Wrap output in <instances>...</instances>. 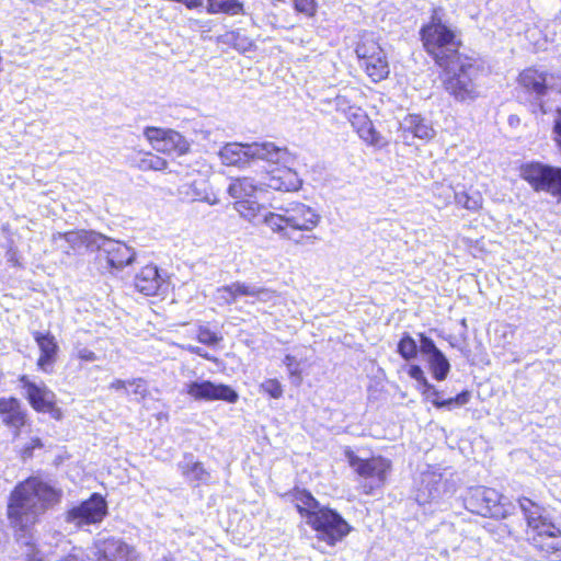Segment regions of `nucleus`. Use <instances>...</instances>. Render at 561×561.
Here are the masks:
<instances>
[{"label":"nucleus","mask_w":561,"mask_h":561,"mask_svg":"<svg viewBox=\"0 0 561 561\" xmlns=\"http://www.w3.org/2000/svg\"><path fill=\"white\" fill-rule=\"evenodd\" d=\"M302 181L289 164L280 165L266 172L256 183L252 178H238L230 182L227 192L236 199V210L247 220L254 224L262 221V214L267 210L263 205L252 199L259 191L274 190L282 192H296L301 187Z\"/></svg>","instance_id":"1"},{"label":"nucleus","mask_w":561,"mask_h":561,"mask_svg":"<svg viewBox=\"0 0 561 561\" xmlns=\"http://www.w3.org/2000/svg\"><path fill=\"white\" fill-rule=\"evenodd\" d=\"M59 492L38 478L20 483L11 494L8 515L12 525L26 531L50 506L58 503Z\"/></svg>","instance_id":"2"},{"label":"nucleus","mask_w":561,"mask_h":561,"mask_svg":"<svg viewBox=\"0 0 561 561\" xmlns=\"http://www.w3.org/2000/svg\"><path fill=\"white\" fill-rule=\"evenodd\" d=\"M516 96L528 105L534 114H548L561 101V72L541 67L524 69L517 79Z\"/></svg>","instance_id":"3"},{"label":"nucleus","mask_w":561,"mask_h":561,"mask_svg":"<svg viewBox=\"0 0 561 561\" xmlns=\"http://www.w3.org/2000/svg\"><path fill=\"white\" fill-rule=\"evenodd\" d=\"M291 501L297 511L314 531L316 537L329 546L342 541L352 530V526L336 511L321 505L306 490H295Z\"/></svg>","instance_id":"4"},{"label":"nucleus","mask_w":561,"mask_h":561,"mask_svg":"<svg viewBox=\"0 0 561 561\" xmlns=\"http://www.w3.org/2000/svg\"><path fill=\"white\" fill-rule=\"evenodd\" d=\"M276 211L264 210L262 221L273 232L301 244L304 240L313 244L316 236H300L298 231H312L320 222V215L310 206L300 202H290L274 207Z\"/></svg>","instance_id":"5"},{"label":"nucleus","mask_w":561,"mask_h":561,"mask_svg":"<svg viewBox=\"0 0 561 561\" xmlns=\"http://www.w3.org/2000/svg\"><path fill=\"white\" fill-rule=\"evenodd\" d=\"M224 164L248 169L255 161L270 164L286 165L294 162V157L286 147L277 146L273 141L228 142L219 150Z\"/></svg>","instance_id":"6"},{"label":"nucleus","mask_w":561,"mask_h":561,"mask_svg":"<svg viewBox=\"0 0 561 561\" xmlns=\"http://www.w3.org/2000/svg\"><path fill=\"white\" fill-rule=\"evenodd\" d=\"M444 12L440 8H435L430 16V21L420 30L421 41L428 55L435 62L447 65V62L459 55L455 31L444 20Z\"/></svg>","instance_id":"7"},{"label":"nucleus","mask_w":561,"mask_h":561,"mask_svg":"<svg viewBox=\"0 0 561 561\" xmlns=\"http://www.w3.org/2000/svg\"><path fill=\"white\" fill-rule=\"evenodd\" d=\"M518 505L531 531L533 546L547 554L561 550V530L543 514L545 510L528 497L518 499Z\"/></svg>","instance_id":"8"},{"label":"nucleus","mask_w":561,"mask_h":561,"mask_svg":"<svg viewBox=\"0 0 561 561\" xmlns=\"http://www.w3.org/2000/svg\"><path fill=\"white\" fill-rule=\"evenodd\" d=\"M439 67L445 71L444 87L456 100L467 101L478 96L476 80L480 68L473 59L459 54Z\"/></svg>","instance_id":"9"},{"label":"nucleus","mask_w":561,"mask_h":561,"mask_svg":"<svg viewBox=\"0 0 561 561\" xmlns=\"http://www.w3.org/2000/svg\"><path fill=\"white\" fill-rule=\"evenodd\" d=\"M350 466L364 480L363 489L366 494L381 488L390 471L391 463L382 457L362 459L354 454L348 455Z\"/></svg>","instance_id":"10"},{"label":"nucleus","mask_w":561,"mask_h":561,"mask_svg":"<svg viewBox=\"0 0 561 561\" xmlns=\"http://www.w3.org/2000/svg\"><path fill=\"white\" fill-rule=\"evenodd\" d=\"M520 176L527 181L535 191L547 192L552 196L561 198V168L531 162L520 168Z\"/></svg>","instance_id":"11"},{"label":"nucleus","mask_w":561,"mask_h":561,"mask_svg":"<svg viewBox=\"0 0 561 561\" xmlns=\"http://www.w3.org/2000/svg\"><path fill=\"white\" fill-rule=\"evenodd\" d=\"M107 514V504L102 495L93 493L89 500L67 512L66 520L77 527L96 524Z\"/></svg>","instance_id":"12"},{"label":"nucleus","mask_w":561,"mask_h":561,"mask_svg":"<svg viewBox=\"0 0 561 561\" xmlns=\"http://www.w3.org/2000/svg\"><path fill=\"white\" fill-rule=\"evenodd\" d=\"M144 135L157 151L182 156L190 150V142L173 129L147 127Z\"/></svg>","instance_id":"13"},{"label":"nucleus","mask_w":561,"mask_h":561,"mask_svg":"<svg viewBox=\"0 0 561 561\" xmlns=\"http://www.w3.org/2000/svg\"><path fill=\"white\" fill-rule=\"evenodd\" d=\"M184 391L196 401H226L234 403L239 394L230 386L214 383L209 380L191 381L184 385Z\"/></svg>","instance_id":"14"},{"label":"nucleus","mask_w":561,"mask_h":561,"mask_svg":"<svg viewBox=\"0 0 561 561\" xmlns=\"http://www.w3.org/2000/svg\"><path fill=\"white\" fill-rule=\"evenodd\" d=\"M501 494L491 488L476 486L465 497L466 507L481 516H494L499 512Z\"/></svg>","instance_id":"15"},{"label":"nucleus","mask_w":561,"mask_h":561,"mask_svg":"<svg viewBox=\"0 0 561 561\" xmlns=\"http://www.w3.org/2000/svg\"><path fill=\"white\" fill-rule=\"evenodd\" d=\"M54 240H62L67 243L65 253L83 254L84 252H95L100 248L102 233L93 230H76L68 232H58L54 234Z\"/></svg>","instance_id":"16"},{"label":"nucleus","mask_w":561,"mask_h":561,"mask_svg":"<svg viewBox=\"0 0 561 561\" xmlns=\"http://www.w3.org/2000/svg\"><path fill=\"white\" fill-rule=\"evenodd\" d=\"M98 251L102 252L105 256L107 265L121 271L130 265L136 257V251L122 241L113 240L102 234L100 248Z\"/></svg>","instance_id":"17"},{"label":"nucleus","mask_w":561,"mask_h":561,"mask_svg":"<svg viewBox=\"0 0 561 561\" xmlns=\"http://www.w3.org/2000/svg\"><path fill=\"white\" fill-rule=\"evenodd\" d=\"M419 347L421 354L424 356L425 360L428 364L433 377L438 381L445 380L450 370V364L447 357L443 354L440 350L437 348L434 341L424 334H420Z\"/></svg>","instance_id":"18"},{"label":"nucleus","mask_w":561,"mask_h":561,"mask_svg":"<svg viewBox=\"0 0 561 561\" xmlns=\"http://www.w3.org/2000/svg\"><path fill=\"white\" fill-rule=\"evenodd\" d=\"M20 381L26 391L28 402L34 410L37 412H46L47 409L51 408L56 396L45 383H35L25 375L21 376Z\"/></svg>","instance_id":"19"},{"label":"nucleus","mask_w":561,"mask_h":561,"mask_svg":"<svg viewBox=\"0 0 561 561\" xmlns=\"http://www.w3.org/2000/svg\"><path fill=\"white\" fill-rule=\"evenodd\" d=\"M163 284V278L159 274L158 267L153 264L144 266L134 279L135 288L146 295L153 296Z\"/></svg>","instance_id":"20"},{"label":"nucleus","mask_w":561,"mask_h":561,"mask_svg":"<svg viewBox=\"0 0 561 561\" xmlns=\"http://www.w3.org/2000/svg\"><path fill=\"white\" fill-rule=\"evenodd\" d=\"M0 417L2 422L14 430V435H19L20 428L25 424V413L22 411L20 402L14 399H0Z\"/></svg>","instance_id":"21"},{"label":"nucleus","mask_w":561,"mask_h":561,"mask_svg":"<svg viewBox=\"0 0 561 561\" xmlns=\"http://www.w3.org/2000/svg\"><path fill=\"white\" fill-rule=\"evenodd\" d=\"M420 389L424 399L431 401L432 404L438 409L446 408L451 410L455 407H462L467 404L471 398L470 392L465 390L454 398L440 399V392L430 382Z\"/></svg>","instance_id":"22"},{"label":"nucleus","mask_w":561,"mask_h":561,"mask_svg":"<svg viewBox=\"0 0 561 561\" xmlns=\"http://www.w3.org/2000/svg\"><path fill=\"white\" fill-rule=\"evenodd\" d=\"M178 468L187 481L196 485L208 483L210 480V473L202 462L195 460L193 454H185L183 459L179 461Z\"/></svg>","instance_id":"23"},{"label":"nucleus","mask_w":561,"mask_h":561,"mask_svg":"<svg viewBox=\"0 0 561 561\" xmlns=\"http://www.w3.org/2000/svg\"><path fill=\"white\" fill-rule=\"evenodd\" d=\"M34 339L41 350L37 366L42 370L48 371V367L54 364L58 351L55 337L50 333L35 332Z\"/></svg>","instance_id":"24"},{"label":"nucleus","mask_w":561,"mask_h":561,"mask_svg":"<svg viewBox=\"0 0 561 561\" xmlns=\"http://www.w3.org/2000/svg\"><path fill=\"white\" fill-rule=\"evenodd\" d=\"M355 53L359 59V64L375 56H382V54H385L383 49L379 45L377 37L371 32H364L359 36Z\"/></svg>","instance_id":"25"},{"label":"nucleus","mask_w":561,"mask_h":561,"mask_svg":"<svg viewBox=\"0 0 561 561\" xmlns=\"http://www.w3.org/2000/svg\"><path fill=\"white\" fill-rule=\"evenodd\" d=\"M373 82L377 83L388 78L390 73L389 62L386 53L382 56H375L359 64Z\"/></svg>","instance_id":"26"},{"label":"nucleus","mask_w":561,"mask_h":561,"mask_svg":"<svg viewBox=\"0 0 561 561\" xmlns=\"http://www.w3.org/2000/svg\"><path fill=\"white\" fill-rule=\"evenodd\" d=\"M242 296L247 297V283L242 282H233L216 290V298L220 305H232Z\"/></svg>","instance_id":"27"},{"label":"nucleus","mask_w":561,"mask_h":561,"mask_svg":"<svg viewBox=\"0 0 561 561\" xmlns=\"http://www.w3.org/2000/svg\"><path fill=\"white\" fill-rule=\"evenodd\" d=\"M179 194L190 202L206 201L210 203L206 194V183L203 180L183 183L179 187Z\"/></svg>","instance_id":"28"},{"label":"nucleus","mask_w":561,"mask_h":561,"mask_svg":"<svg viewBox=\"0 0 561 561\" xmlns=\"http://www.w3.org/2000/svg\"><path fill=\"white\" fill-rule=\"evenodd\" d=\"M247 297L253 298L251 304L254 302H264L275 305L279 299V295L270 288L260 287L254 284L247 283Z\"/></svg>","instance_id":"29"},{"label":"nucleus","mask_w":561,"mask_h":561,"mask_svg":"<svg viewBox=\"0 0 561 561\" xmlns=\"http://www.w3.org/2000/svg\"><path fill=\"white\" fill-rule=\"evenodd\" d=\"M407 128L420 139H431L435 135V130L425 119L419 115H411L405 119Z\"/></svg>","instance_id":"30"},{"label":"nucleus","mask_w":561,"mask_h":561,"mask_svg":"<svg viewBox=\"0 0 561 561\" xmlns=\"http://www.w3.org/2000/svg\"><path fill=\"white\" fill-rule=\"evenodd\" d=\"M208 12L210 13H227L238 14L242 11V3L238 0H207Z\"/></svg>","instance_id":"31"},{"label":"nucleus","mask_w":561,"mask_h":561,"mask_svg":"<svg viewBox=\"0 0 561 561\" xmlns=\"http://www.w3.org/2000/svg\"><path fill=\"white\" fill-rule=\"evenodd\" d=\"M454 195L456 204L468 210L476 211L482 206V197L478 192L469 194L466 191H455Z\"/></svg>","instance_id":"32"},{"label":"nucleus","mask_w":561,"mask_h":561,"mask_svg":"<svg viewBox=\"0 0 561 561\" xmlns=\"http://www.w3.org/2000/svg\"><path fill=\"white\" fill-rule=\"evenodd\" d=\"M358 136L368 145L381 147L385 145L382 137L375 129L371 121L356 129Z\"/></svg>","instance_id":"33"},{"label":"nucleus","mask_w":561,"mask_h":561,"mask_svg":"<svg viewBox=\"0 0 561 561\" xmlns=\"http://www.w3.org/2000/svg\"><path fill=\"white\" fill-rule=\"evenodd\" d=\"M398 353L407 360L414 358L417 354L415 340L409 334H404L398 344Z\"/></svg>","instance_id":"34"},{"label":"nucleus","mask_w":561,"mask_h":561,"mask_svg":"<svg viewBox=\"0 0 561 561\" xmlns=\"http://www.w3.org/2000/svg\"><path fill=\"white\" fill-rule=\"evenodd\" d=\"M225 42L232 45L236 49L248 51L252 47L251 41L239 32H230L225 35Z\"/></svg>","instance_id":"35"},{"label":"nucleus","mask_w":561,"mask_h":561,"mask_svg":"<svg viewBox=\"0 0 561 561\" xmlns=\"http://www.w3.org/2000/svg\"><path fill=\"white\" fill-rule=\"evenodd\" d=\"M260 389L274 399H279L283 396V386L277 379H266L260 385Z\"/></svg>","instance_id":"36"},{"label":"nucleus","mask_w":561,"mask_h":561,"mask_svg":"<svg viewBox=\"0 0 561 561\" xmlns=\"http://www.w3.org/2000/svg\"><path fill=\"white\" fill-rule=\"evenodd\" d=\"M346 118L355 129L363 127V125L368 124L370 121L366 112L358 106L353 108L352 112L347 114Z\"/></svg>","instance_id":"37"},{"label":"nucleus","mask_w":561,"mask_h":561,"mask_svg":"<svg viewBox=\"0 0 561 561\" xmlns=\"http://www.w3.org/2000/svg\"><path fill=\"white\" fill-rule=\"evenodd\" d=\"M197 340L205 345L213 346L218 344L222 337L213 332L210 329L201 327L197 332Z\"/></svg>","instance_id":"38"},{"label":"nucleus","mask_w":561,"mask_h":561,"mask_svg":"<svg viewBox=\"0 0 561 561\" xmlns=\"http://www.w3.org/2000/svg\"><path fill=\"white\" fill-rule=\"evenodd\" d=\"M295 10L306 16H313L317 12L316 0H294Z\"/></svg>","instance_id":"39"},{"label":"nucleus","mask_w":561,"mask_h":561,"mask_svg":"<svg viewBox=\"0 0 561 561\" xmlns=\"http://www.w3.org/2000/svg\"><path fill=\"white\" fill-rule=\"evenodd\" d=\"M330 103L333 105V107L337 111L343 113L345 116L352 112L353 108H355V105H352L350 100L344 95H337L335 96Z\"/></svg>","instance_id":"40"},{"label":"nucleus","mask_w":561,"mask_h":561,"mask_svg":"<svg viewBox=\"0 0 561 561\" xmlns=\"http://www.w3.org/2000/svg\"><path fill=\"white\" fill-rule=\"evenodd\" d=\"M128 386L131 388L134 394L139 396V399H145L148 394L147 382L142 378L128 380Z\"/></svg>","instance_id":"41"},{"label":"nucleus","mask_w":561,"mask_h":561,"mask_svg":"<svg viewBox=\"0 0 561 561\" xmlns=\"http://www.w3.org/2000/svg\"><path fill=\"white\" fill-rule=\"evenodd\" d=\"M144 168L152 169L156 171L164 170L168 165L167 161L158 156L149 154L142 160Z\"/></svg>","instance_id":"42"},{"label":"nucleus","mask_w":561,"mask_h":561,"mask_svg":"<svg viewBox=\"0 0 561 561\" xmlns=\"http://www.w3.org/2000/svg\"><path fill=\"white\" fill-rule=\"evenodd\" d=\"M283 363L291 376L297 377L298 380L301 379V377H300L301 371L299 368V363L297 362V359L294 356H291L289 354L286 355Z\"/></svg>","instance_id":"43"},{"label":"nucleus","mask_w":561,"mask_h":561,"mask_svg":"<svg viewBox=\"0 0 561 561\" xmlns=\"http://www.w3.org/2000/svg\"><path fill=\"white\" fill-rule=\"evenodd\" d=\"M409 376L413 378L417 383L419 388L426 386L428 380L425 377L423 369L419 365H412L409 369Z\"/></svg>","instance_id":"44"},{"label":"nucleus","mask_w":561,"mask_h":561,"mask_svg":"<svg viewBox=\"0 0 561 561\" xmlns=\"http://www.w3.org/2000/svg\"><path fill=\"white\" fill-rule=\"evenodd\" d=\"M77 355L81 360L84 362H94L98 359L95 353L87 347L80 348Z\"/></svg>","instance_id":"45"},{"label":"nucleus","mask_w":561,"mask_h":561,"mask_svg":"<svg viewBox=\"0 0 561 561\" xmlns=\"http://www.w3.org/2000/svg\"><path fill=\"white\" fill-rule=\"evenodd\" d=\"M188 351H190L191 353H193V354H196V355H198V356H201V357H203V358L207 359V360H211V362L216 360V358H215V357H213L210 354H208L207 352H205V351H204L202 347H199V346H190V347H188Z\"/></svg>","instance_id":"46"},{"label":"nucleus","mask_w":561,"mask_h":561,"mask_svg":"<svg viewBox=\"0 0 561 561\" xmlns=\"http://www.w3.org/2000/svg\"><path fill=\"white\" fill-rule=\"evenodd\" d=\"M127 386H128V380L115 379L110 383L108 388L112 390L118 391V390H126Z\"/></svg>","instance_id":"47"},{"label":"nucleus","mask_w":561,"mask_h":561,"mask_svg":"<svg viewBox=\"0 0 561 561\" xmlns=\"http://www.w3.org/2000/svg\"><path fill=\"white\" fill-rule=\"evenodd\" d=\"M41 446H42V444H41V440L38 438L33 439V445L32 446L23 448V457L24 458L31 457L32 456V450L35 447H41Z\"/></svg>","instance_id":"48"},{"label":"nucleus","mask_w":561,"mask_h":561,"mask_svg":"<svg viewBox=\"0 0 561 561\" xmlns=\"http://www.w3.org/2000/svg\"><path fill=\"white\" fill-rule=\"evenodd\" d=\"M45 413H49L56 420H59L62 414L60 409L56 407L55 402L51 404V408L47 409Z\"/></svg>","instance_id":"49"},{"label":"nucleus","mask_w":561,"mask_h":561,"mask_svg":"<svg viewBox=\"0 0 561 561\" xmlns=\"http://www.w3.org/2000/svg\"><path fill=\"white\" fill-rule=\"evenodd\" d=\"M202 1H203V0H187V1H186V7H187L188 9L196 8V7H198V5H201V4H202Z\"/></svg>","instance_id":"50"},{"label":"nucleus","mask_w":561,"mask_h":561,"mask_svg":"<svg viewBox=\"0 0 561 561\" xmlns=\"http://www.w3.org/2000/svg\"><path fill=\"white\" fill-rule=\"evenodd\" d=\"M438 497V489L435 486L434 489H431L428 492V500L433 501Z\"/></svg>","instance_id":"51"},{"label":"nucleus","mask_w":561,"mask_h":561,"mask_svg":"<svg viewBox=\"0 0 561 561\" xmlns=\"http://www.w3.org/2000/svg\"><path fill=\"white\" fill-rule=\"evenodd\" d=\"M7 255H8V260H9L10 262L16 263V260H15V252H14L13 250H9V251H8V253H7Z\"/></svg>","instance_id":"52"},{"label":"nucleus","mask_w":561,"mask_h":561,"mask_svg":"<svg viewBox=\"0 0 561 561\" xmlns=\"http://www.w3.org/2000/svg\"><path fill=\"white\" fill-rule=\"evenodd\" d=\"M417 501H419V502H422V501H424V502H425L426 500H425V499H424V500H422V499H421V494H419V495H417Z\"/></svg>","instance_id":"53"}]
</instances>
